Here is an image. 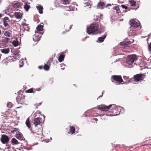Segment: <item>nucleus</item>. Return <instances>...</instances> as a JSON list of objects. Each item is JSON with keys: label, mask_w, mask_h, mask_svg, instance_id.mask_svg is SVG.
I'll return each instance as SVG.
<instances>
[{"label": "nucleus", "mask_w": 151, "mask_h": 151, "mask_svg": "<svg viewBox=\"0 0 151 151\" xmlns=\"http://www.w3.org/2000/svg\"><path fill=\"white\" fill-rule=\"evenodd\" d=\"M112 107L110 111L106 114V115L108 116H115L119 115L121 110V107L120 106H116L115 105H109V106H106L104 105L99 106L98 108V110H100L101 111H102L106 112L109 109Z\"/></svg>", "instance_id": "f257e3e1"}, {"label": "nucleus", "mask_w": 151, "mask_h": 151, "mask_svg": "<svg viewBox=\"0 0 151 151\" xmlns=\"http://www.w3.org/2000/svg\"><path fill=\"white\" fill-rule=\"evenodd\" d=\"M99 27V25L97 24H91L87 29L86 32L88 34H94V32L97 30Z\"/></svg>", "instance_id": "f03ea898"}, {"label": "nucleus", "mask_w": 151, "mask_h": 151, "mask_svg": "<svg viewBox=\"0 0 151 151\" xmlns=\"http://www.w3.org/2000/svg\"><path fill=\"white\" fill-rule=\"evenodd\" d=\"M111 81L114 83H116L120 84L123 81V80L121 76L113 75L111 77Z\"/></svg>", "instance_id": "7ed1b4c3"}, {"label": "nucleus", "mask_w": 151, "mask_h": 151, "mask_svg": "<svg viewBox=\"0 0 151 151\" xmlns=\"http://www.w3.org/2000/svg\"><path fill=\"white\" fill-rule=\"evenodd\" d=\"M130 25L132 30H134V29L139 28L140 26V23L137 19H132L130 20Z\"/></svg>", "instance_id": "20e7f679"}, {"label": "nucleus", "mask_w": 151, "mask_h": 151, "mask_svg": "<svg viewBox=\"0 0 151 151\" xmlns=\"http://www.w3.org/2000/svg\"><path fill=\"white\" fill-rule=\"evenodd\" d=\"M137 59L136 56L135 55H129L126 59L127 63L129 65H131Z\"/></svg>", "instance_id": "39448f33"}, {"label": "nucleus", "mask_w": 151, "mask_h": 151, "mask_svg": "<svg viewBox=\"0 0 151 151\" xmlns=\"http://www.w3.org/2000/svg\"><path fill=\"white\" fill-rule=\"evenodd\" d=\"M36 114H41L40 111H37L36 113ZM37 114L35 116V119L34 121V124L35 125V127L37 126L38 125L40 124L43 122V120L42 118L40 117H37Z\"/></svg>", "instance_id": "423d86ee"}, {"label": "nucleus", "mask_w": 151, "mask_h": 151, "mask_svg": "<svg viewBox=\"0 0 151 151\" xmlns=\"http://www.w3.org/2000/svg\"><path fill=\"white\" fill-rule=\"evenodd\" d=\"M145 73L138 74L134 76V80L135 81H140L143 80L145 76Z\"/></svg>", "instance_id": "0eeeda50"}, {"label": "nucleus", "mask_w": 151, "mask_h": 151, "mask_svg": "<svg viewBox=\"0 0 151 151\" xmlns=\"http://www.w3.org/2000/svg\"><path fill=\"white\" fill-rule=\"evenodd\" d=\"M25 96L22 93L18 94L16 98L18 104H23L24 102Z\"/></svg>", "instance_id": "6e6552de"}, {"label": "nucleus", "mask_w": 151, "mask_h": 151, "mask_svg": "<svg viewBox=\"0 0 151 151\" xmlns=\"http://www.w3.org/2000/svg\"><path fill=\"white\" fill-rule=\"evenodd\" d=\"M129 4L133 7V9H137L139 7V5L137 3L136 1L134 0H131L129 1Z\"/></svg>", "instance_id": "1a4fd4ad"}, {"label": "nucleus", "mask_w": 151, "mask_h": 151, "mask_svg": "<svg viewBox=\"0 0 151 151\" xmlns=\"http://www.w3.org/2000/svg\"><path fill=\"white\" fill-rule=\"evenodd\" d=\"M9 137L6 135L3 134L1 138L2 143L3 144H7L9 141Z\"/></svg>", "instance_id": "9d476101"}, {"label": "nucleus", "mask_w": 151, "mask_h": 151, "mask_svg": "<svg viewBox=\"0 0 151 151\" xmlns=\"http://www.w3.org/2000/svg\"><path fill=\"white\" fill-rule=\"evenodd\" d=\"M12 31L10 30H7L4 32V34L6 38L12 39Z\"/></svg>", "instance_id": "9b49d317"}, {"label": "nucleus", "mask_w": 151, "mask_h": 151, "mask_svg": "<svg viewBox=\"0 0 151 151\" xmlns=\"http://www.w3.org/2000/svg\"><path fill=\"white\" fill-rule=\"evenodd\" d=\"M134 41V40L133 39L131 41H124L121 42L120 43V45L124 47H128V45L131 44Z\"/></svg>", "instance_id": "f8f14e48"}, {"label": "nucleus", "mask_w": 151, "mask_h": 151, "mask_svg": "<svg viewBox=\"0 0 151 151\" xmlns=\"http://www.w3.org/2000/svg\"><path fill=\"white\" fill-rule=\"evenodd\" d=\"M43 26L41 24L39 25L36 28V29L35 30V33H38L42 35L43 32H42Z\"/></svg>", "instance_id": "ddd939ff"}, {"label": "nucleus", "mask_w": 151, "mask_h": 151, "mask_svg": "<svg viewBox=\"0 0 151 151\" xmlns=\"http://www.w3.org/2000/svg\"><path fill=\"white\" fill-rule=\"evenodd\" d=\"M105 7V4L103 1H100L97 5V7L98 8L100 9H103Z\"/></svg>", "instance_id": "4468645a"}, {"label": "nucleus", "mask_w": 151, "mask_h": 151, "mask_svg": "<svg viewBox=\"0 0 151 151\" xmlns=\"http://www.w3.org/2000/svg\"><path fill=\"white\" fill-rule=\"evenodd\" d=\"M15 137L17 139L20 140H22L24 139L22 134L19 132H18V133L16 134Z\"/></svg>", "instance_id": "2eb2a0df"}, {"label": "nucleus", "mask_w": 151, "mask_h": 151, "mask_svg": "<svg viewBox=\"0 0 151 151\" xmlns=\"http://www.w3.org/2000/svg\"><path fill=\"white\" fill-rule=\"evenodd\" d=\"M10 21L9 18L7 17H5L3 19L4 24L5 27H9V25L8 23Z\"/></svg>", "instance_id": "dca6fc26"}, {"label": "nucleus", "mask_w": 151, "mask_h": 151, "mask_svg": "<svg viewBox=\"0 0 151 151\" xmlns=\"http://www.w3.org/2000/svg\"><path fill=\"white\" fill-rule=\"evenodd\" d=\"M41 37V35H39L36 33V34L33 36V40L35 42H38L40 40Z\"/></svg>", "instance_id": "f3484780"}, {"label": "nucleus", "mask_w": 151, "mask_h": 151, "mask_svg": "<svg viewBox=\"0 0 151 151\" xmlns=\"http://www.w3.org/2000/svg\"><path fill=\"white\" fill-rule=\"evenodd\" d=\"M69 131L68 132V134L70 133L71 134H73L75 133V127L73 126L69 127Z\"/></svg>", "instance_id": "a211bd4d"}, {"label": "nucleus", "mask_w": 151, "mask_h": 151, "mask_svg": "<svg viewBox=\"0 0 151 151\" xmlns=\"http://www.w3.org/2000/svg\"><path fill=\"white\" fill-rule=\"evenodd\" d=\"M10 40V39L7 38L3 37L1 40V42H3L4 43H2L1 44H3L4 45H6L7 43Z\"/></svg>", "instance_id": "6ab92c4d"}, {"label": "nucleus", "mask_w": 151, "mask_h": 151, "mask_svg": "<svg viewBox=\"0 0 151 151\" xmlns=\"http://www.w3.org/2000/svg\"><path fill=\"white\" fill-rule=\"evenodd\" d=\"M14 15L17 19H19L22 18V14L20 12H15Z\"/></svg>", "instance_id": "aec40b11"}, {"label": "nucleus", "mask_w": 151, "mask_h": 151, "mask_svg": "<svg viewBox=\"0 0 151 151\" xmlns=\"http://www.w3.org/2000/svg\"><path fill=\"white\" fill-rule=\"evenodd\" d=\"M0 51L1 52L4 54L8 53L10 51V50L9 48H4L0 50Z\"/></svg>", "instance_id": "412c9836"}, {"label": "nucleus", "mask_w": 151, "mask_h": 151, "mask_svg": "<svg viewBox=\"0 0 151 151\" xmlns=\"http://www.w3.org/2000/svg\"><path fill=\"white\" fill-rule=\"evenodd\" d=\"M22 5L19 2H17L14 3L13 5V7L15 8H21Z\"/></svg>", "instance_id": "4be33fe9"}, {"label": "nucleus", "mask_w": 151, "mask_h": 151, "mask_svg": "<svg viewBox=\"0 0 151 151\" xmlns=\"http://www.w3.org/2000/svg\"><path fill=\"white\" fill-rule=\"evenodd\" d=\"M106 35H103L102 37H99L98 38V40L99 42H103L106 37Z\"/></svg>", "instance_id": "5701e85b"}, {"label": "nucleus", "mask_w": 151, "mask_h": 151, "mask_svg": "<svg viewBox=\"0 0 151 151\" xmlns=\"http://www.w3.org/2000/svg\"><path fill=\"white\" fill-rule=\"evenodd\" d=\"M11 142L12 145H18L19 144V142L15 138H13L11 140Z\"/></svg>", "instance_id": "b1692460"}, {"label": "nucleus", "mask_w": 151, "mask_h": 151, "mask_svg": "<svg viewBox=\"0 0 151 151\" xmlns=\"http://www.w3.org/2000/svg\"><path fill=\"white\" fill-rule=\"evenodd\" d=\"M25 123L26 126L29 128H31V123L29 122V118H28L27 119Z\"/></svg>", "instance_id": "393cba45"}, {"label": "nucleus", "mask_w": 151, "mask_h": 151, "mask_svg": "<svg viewBox=\"0 0 151 151\" xmlns=\"http://www.w3.org/2000/svg\"><path fill=\"white\" fill-rule=\"evenodd\" d=\"M37 8L39 11L40 14H42L43 13V7L41 5H39L37 6Z\"/></svg>", "instance_id": "a878e982"}, {"label": "nucleus", "mask_w": 151, "mask_h": 151, "mask_svg": "<svg viewBox=\"0 0 151 151\" xmlns=\"http://www.w3.org/2000/svg\"><path fill=\"white\" fill-rule=\"evenodd\" d=\"M113 9L114 10H115L116 11V12L118 14L121 13L120 10L118 6H116L114 7Z\"/></svg>", "instance_id": "bb28decb"}, {"label": "nucleus", "mask_w": 151, "mask_h": 151, "mask_svg": "<svg viewBox=\"0 0 151 151\" xmlns=\"http://www.w3.org/2000/svg\"><path fill=\"white\" fill-rule=\"evenodd\" d=\"M30 7L29 5H28L27 3H26L24 6V8L27 12L28 11Z\"/></svg>", "instance_id": "cd10ccee"}, {"label": "nucleus", "mask_w": 151, "mask_h": 151, "mask_svg": "<svg viewBox=\"0 0 151 151\" xmlns=\"http://www.w3.org/2000/svg\"><path fill=\"white\" fill-rule=\"evenodd\" d=\"M65 57L64 55H60L59 57L58 60L60 62H62L64 60Z\"/></svg>", "instance_id": "c85d7f7f"}, {"label": "nucleus", "mask_w": 151, "mask_h": 151, "mask_svg": "<svg viewBox=\"0 0 151 151\" xmlns=\"http://www.w3.org/2000/svg\"><path fill=\"white\" fill-rule=\"evenodd\" d=\"M60 2L65 4H68L70 3L69 0H60Z\"/></svg>", "instance_id": "c756f323"}, {"label": "nucleus", "mask_w": 151, "mask_h": 151, "mask_svg": "<svg viewBox=\"0 0 151 151\" xmlns=\"http://www.w3.org/2000/svg\"><path fill=\"white\" fill-rule=\"evenodd\" d=\"M12 43L14 47H16L19 45V42L17 40H14Z\"/></svg>", "instance_id": "7c9ffc66"}, {"label": "nucleus", "mask_w": 151, "mask_h": 151, "mask_svg": "<svg viewBox=\"0 0 151 151\" xmlns=\"http://www.w3.org/2000/svg\"><path fill=\"white\" fill-rule=\"evenodd\" d=\"M90 1H87V2H86L84 3V6L86 7L87 6H88L89 8H91V5L90 4Z\"/></svg>", "instance_id": "2f4dec72"}, {"label": "nucleus", "mask_w": 151, "mask_h": 151, "mask_svg": "<svg viewBox=\"0 0 151 151\" xmlns=\"http://www.w3.org/2000/svg\"><path fill=\"white\" fill-rule=\"evenodd\" d=\"M50 68V66L47 64H45L43 67L44 69L45 70H48Z\"/></svg>", "instance_id": "473e14b6"}, {"label": "nucleus", "mask_w": 151, "mask_h": 151, "mask_svg": "<svg viewBox=\"0 0 151 151\" xmlns=\"http://www.w3.org/2000/svg\"><path fill=\"white\" fill-rule=\"evenodd\" d=\"M26 92L27 93H32L34 92L32 88H30L28 90L26 91Z\"/></svg>", "instance_id": "72a5a7b5"}, {"label": "nucleus", "mask_w": 151, "mask_h": 151, "mask_svg": "<svg viewBox=\"0 0 151 151\" xmlns=\"http://www.w3.org/2000/svg\"><path fill=\"white\" fill-rule=\"evenodd\" d=\"M7 106L8 108H11L12 106V103L9 102L7 104Z\"/></svg>", "instance_id": "f704fd0d"}, {"label": "nucleus", "mask_w": 151, "mask_h": 151, "mask_svg": "<svg viewBox=\"0 0 151 151\" xmlns=\"http://www.w3.org/2000/svg\"><path fill=\"white\" fill-rule=\"evenodd\" d=\"M18 130L19 129L17 128H13L11 131V132L12 133H14L15 132H17Z\"/></svg>", "instance_id": "c9c22d12"}, {"label": "nucleus", "mask_w": 151, "mask_h": 151, "mask_svg": "<svg viewBox=\"0 0 151 151\" xmlns=\"http://www.w3.org/2000/svg\"><path fill=\"white\" fill-rule=\"evenodd\" d=\"M60 66H61V69L62 70H63L65 68V64H60Z\"/></svg>", "instance_id": "e433bc0d"}, {"label": "nucleus", "mask_w": 151, "mask_h": 151, "mask_svg": "<svg viewBox=\"0 0 151 151\" xmlns=\"http://www.w3.org/2000/svg\"><path fill=\"white\" fill-rule=\"evenodd\" d=\"M121 6L123 9H128L127 6L125 5L122 4L121 5Z\"/></svg>", "instance_id": "4c0bfd02"}, {"label": "nucleus", "mask_w": 151, "mask_h": 151, "mask_svg": "<svg viewBox=\"0 0 151 151\" xmlns=\"http://www.w3.org/2000/svg\"><path fill=\"white\" fill-rule=\"evenodd\" d=\"M69 9H70V10H71L72 11H74L75 10V8L72 6H70Z\"/></svg>", "instance_id": "58836bf2"}, {"label": "nucleus", "mask_w": 151, "mask_h": 151, "mask_svg": "<svg viewBox=\"0 0 151 151\" xmlns=\"http://www.w3.org/2000/svg\"><path fill=\"white\" fill-rule=\"evenodd\" d=\"M11 145H6V148L7 149H10V148H11Z\"/></svg>", "instance_id": "ea45409f"}, {"label": "nucleus", "mask_w": 151, "mask_h": 151, "mask_svg": "<svg viewBox=\"0 0 151 151\" xmlns=\"http://www.w3.org/2000/svg\"><path fill=\"white\" fill-rule=\"evenodd\" d=\"M111 6V4H107L106 6L105 5V7L107 8L109 6Z\"/></svg>", "instance_id": "a19ab883"}, {"label": "nucleus", "mask_w": 151, "mask_h": 151, "mask_svg": "<svg viewBox=\"0 0 151 151\" xmlns=\"http://www.w3.org/2000/svg\"><path fill=\"white\" fill-rule=\"evenodd\" d=\"M43 68V66L40 65L38 66V68L40 69H42Z\"/></svg>", "instance_id": "79ce46f5"}, {"label": "nucleus", "mask_w": 151, "mask_h": 151, "mask_svg": "<svg viewBox=\"0 0 151 151\" xmlns=\"http://www.w3.org/2000/svg\"><path fill=\"white\" fill-rule=\"evenodd\" d=\"M21 61L22 62V65L21 64L19 65V66H20V67H22L23 66V61H20L19 62H21Z\"/></svg>", "instance_id": "37998d69"}, {"label": "nucleus", "mask_w": 151, "mask_h": 151, "mask_svg": "<svg viewBox=\"0 0 151 151\" xmlns=\"http://www.w3.org/2000/svg\"><path fill=\"white\" fill-rule=\"evenodd\" d=\"M19 56V55L18 54H16L14 55V57H17V56Z\"/></svg>", "instance_id": "c03bdc74"}, {"label": "nucleus", "mask_w": 151, "mask_h": 151, "mask_svg": "<svg viewBox=\"0 0 151 151\" xmlns=\"http://www.w3.org/2000/svg\"><path fill=\"white\" fill-rule=\"evenodd\" d=\"M32 132L34 133H35V134H37V135H39V133H37V132H35L34 133V132Z\"/></svg>", "instance_id": "a18cd8bd"}, {"label": "nucleus", "mask_w": 151, "mask_h": 151, "mask_svg": "<svg viewBox=\"0 0 151 151\" xmlns=\"http://www.w3.org/2000/svg\"><path fill=\"white\" fill-rule=\"evenodd\" d=\"M85 1H90V0H84Z\"/></svg>", "instance_id": "49530a36"}, {"label": "nucleus", "mask_w": 151, "mask_h": 151, "mask_svg": "<svg viewBox=\"0 0 151 151\" xmlns=\"http://www.w3.org/2000/svg\"><path fill=\"white\" fill-rule=\"evenodd\" d=\"M103 94V93H102V95H101V96H100L99 97H102V96Z\"/></svg>", "instance_id": "de8ad7c7"}, {"label": "nucleus", "mask_w": 151, "mask_h": 151, "mask_svg": "<svg viewBox=\"0 0 151 151\" xmlns=\"http://www.w3.org/2000/svg\"><path fill=\"white\" fill-rule=\"evenodd\" d=\"M1 34V30L0 29V35Z\"/></svg>", "instance_id": "09e8293b"}, {"label": "nucleus", "mask_w": 151, "mask_h": 151, "mask_svg": "<svg viewBox=\"0 0 151 151\" xmlns=\"http://www.w3.org/2000/svg\"><path fill=\"white\" fill-rule=\"evenodd\" d=\"M2 16H1V14H0V18Z\"/></svg>", "instance_id": "8fccbe9b"}, {"label": "nucleus", "mask_w": 151, "mask_h": 151, "mask_svg": "<svg viewBox=\"0 0 151 151\" xmlns=\"http://www.w3.org/2000/svg\"><path fill=\"white\" fill-rule=\"evenodd\" d=\"M56 62L57 63H58V61L57 60H56Z\"/></svg>", "instance_id": "3c124183"}, {"label": "nucleus", "mask_w": 151, "mask_h": 151, "mask_svg": "<svg viewBox=\"0 0 151 151\" xmlns=\"http://www.w3.org/2000/svg\"><path fill=\"white\" fill-rule=\"evenodd\" d=\"M142 146H144V145H142Z\"/></svg>", "instance_id": "603ef678"}, {"label": "nucleus", "mask_w": 151, "mask_h": 151, "mask_svg": "<svg viewBox=\"0 0 151 151\" xmlns=\"http://www.w3.org/2000/svg\"><path fill=\"white\" fill-rule=\"evenodd\" d=\"M1 2V0H0V3Z\"/></svg>", "instance_id": "864d4df0"}, {"label": "nucleus", "mask_w": 151, "mask_h": 151, "mask_svg": "<svg viewBox=\"0 0 151 151\" xmlns=\"http://www.w3.org/2000/svg\"><path fill=\"white\" fill-rule=\"evenodd\" d=\"M150 145L151 146V145Z\"/></svg>", "instance_id": "5fc2aeb1"}]
</instances>
